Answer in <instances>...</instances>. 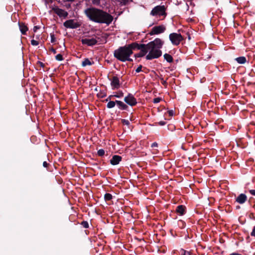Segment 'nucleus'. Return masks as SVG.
Returning a JSON list of instances; mask_svg holds the SVG:
<instances>
[{
    "mask_svg": "<svg viewBox=\"0 0 255 255\" xmlns=\"http://www.w3.org/2000/svg\"><path fill=\"white\" fill-rule=\"evenodd\" d=\"M116 104L118 107V108L122 110H126L128 108V106L127 105H126L124 102L121 101H116Z\"/></svg>",
    "mask_w": 255,
    "mask_h": 255,
    "instance_id": "15",
    "label": "nucleus"
},
{
    "mask_svg": "<svg viewBox=\"0 0 255 255\" xmlns=\"http://www.w3.org/2000/svg\"><path fill=\"white\" fill-rule=\"evenodd\" d=\"M39 27L37 26H35L33 28V31L34 32H36L38 29H39Z\"/></svg>",
    "mask_w": 255,
    "mask_h": 255,
    "instance_id": "38",
    "label": "nucleus"
},
{
    "mask_svg": "<svg viewBox=\"0 0 255 255\" xmlns=\"http://www.w3.org/2000/svg\"><path fill=\"white\" fill-rule=\"evenodd\" d=\"M31 43L33 46H36V45H38V44H39L38 42L35 40H32L31 41Z\"/></svg>",
    "mask_w": 255,
    "mask_h": 255,
    "instance_id": "29",
    "label": "nucleus"
},
{
    "mask_svg": "<svg viewBox=\"0 0 255 255\" xmlns=\"http://www.w3.org/2000/svg\"><path fill=\"white\" fill-rule=\"evenodd\" d=\"M236 61L239 64H245L247 62L246 58L244 56L237 58Z\"/></svg>",
    "mask_w": 255,
    "mask_h": 255,
    "instance_id": "18",
    "label": "nucleus"
},
{
    "mask_svg": "<svg viewBox=\"0 0 255 255\" xmlns=\"http://www.w3.org/2000/svg\"><path fill=\"white\" fill-rule=\"evenodd\" d=\"M122 123L124 125H127V126H128L130 124L129 121L128 120H126V119L122 120Z\"/></svg>",
    "mask_w": 255,
    "mask_h": 255,
    "instance_id": "27",
    "label": "nucleus"
},
{
    "mask_svg": "<svg viewBox=\"0 0 255 255\" xmlns=\"http://www.w3.org/2000/svg\"><path fill=\"white\" fill-rule=\"evenodd\" d=\"M176 212L180 215H183L185 214V207L183 205H179L176 209Z\"/></svg>",
    "mask_w": 255,
    "mask_h": 255,
    "instance_id": "16",
    "label": "nucleus"
},
{
    "mask_svg": "<svg viewBox=\"0 0 255 255\" xmlns=\"http://www.w3.org/2000/svg\"><path fill=\"white\" fill-rule=\"evenodd\" d=\"M64 25L66 28H76L79 26V24L73 19L66 20L64 23Z\"/></svg>",
    "mask_w": 255,
    "mask_h": 255,
    "instance_id": "10",
    "label": "nucleus"
},
{
    "mask_svg": "<svg viewBox=\"0 0 255 255\" xmlns=\"http://www.w3.org/2000/svg\"><path fill=\"white\" fill-rule=\"evenodd\" d=\"M82 42L83 44H87L88 46H93L97 43V40L94 37L86 38L82 39Z\"/></svg>",
    "mask_w": 255,
    "mask_h": 255,
    "instance_id": "11",
    "label": "nucleus"
},
{
    "mask_svg": "<svg viewBox=\"0 0 255 255\" xmlns=\"http://www.w3.org/2000/svg\"><path fill=\"white\" fill-rule=\"evenodd\" d=\"M55 58L58 61H61L63 59L62 55L60 54H59L55 56Z\"/></svg>",
    "mask_w": 255,
    "mask_h": 255,
    "instance_id": "26",
    "label": "nucleus"
},
{
    "mask_svg": "<svg viewBox=\"0 0 255 255\" xmlns=\"http://www.w3.org/2000/svg\"><path fill=\"white\" fill-rule=\"evenodd\" d=\"M124 96V93L122 91H120L116 93L115 94L113 95H110L109 96V98H112V97H116L120 98Z\"/></svg>",
    "mask_w": 255,
    "mask_h": 255,
    "instance_id": "17",
    "label": "nucleus"
},
{
    "mask_svg": "<svg viewBox=\"0 0 255 255\" xmlns=\"http://www.w3.org/2000/svg\"><path fill=\"white\" fill-rule=\"evenodd\" d=\"M169 39L173 44L177 45L183 40V37L180 34L172 33L169 35Z\"/></svg>",
    "mask_w": 255,
    "mask_h": 255,
    "instance_id": "5",
    "label": "nucleus"
},
{
    "mask_svg": "<svg viewBox=\"0 0 255 255\" xmlns=\"http://www.w3.org/2000/svg\"><path fill=\"white\" fill-rule=\"evenodd\" d=\"M142 71V66L141 65L135 69V72L136 73H138Z\"/></svg>",
    "mask_w": 255,
    "mask_h": 255,
    "instance_id": "31",
    "label": "nucleus"
},
{
    "mask_svg": "<svg viewBox=\"0 0 255 255\" xmlns=\"http://www.w3.org/2000/svg\"><path fill=\"white\" fill-rule=\"evenodd\" d=\"M181 255H191V254L190 252L185 251L184 249L181 250Z\"/></svg>",
    "mask_w": 255,
    "mask_h": 255,
    "instance_id": "23",
    "label": "nucleus"
},
{
    "mask_svg": "<svg viewBox=\"0 0 255 255\" xmlns=\"http://www.w3.org/2000/svg\"><path fill=\"white\" fill-rule=\"evenodd\" d=\"M100 1V0H92V2L94 4H98Z\"/></svg>",
    "mask_w": 255,
    "mask_h": 255,
    "instance_id": "37",
    "label": "nucleus"
},
{
    "mask_svg": "<svg viewBox=\"0 0 255 255\" xmlns=\"http://www.w3.org/2000/svg\"><path fill=\"white\" fill-rule=\"evenodd\" d=\"M158 124L159 126H164L166 124V122H165L164 121H160L159 122H158Z\"/></svg>",
    "mask_w": 255,
    "mask_h": 255,
    "instance_id": "34",
    "label": "nucleus"
},
{
    "mask_svg": "<svg viewBox=\"0 0 255 255\" xmlns=\"http://www.w3.org/2000/svg\"><path fill=\"white\" fill-rule=\"evenodd\" d=\"M251 235L255 237V226L254 227L253 231L251 233Z\"/></svg>",
    "mask_w": 255,
    "mask_h": 255,
    "instance_id": "32",
    "label": "nucleus"
},
{
    "mask_svg": "<svg viewBox=\"0 0 255 255\" xmlns=\"http://www.w3.org/2000/svg\"><path fill=\"white\" fill-rule=\"evenodd\" d=\"M83 65V66H86V65L83 64V65Z\"/></svg>",
    "mask_w": 255,
    "mask_h": 255,
    "instance_id": "46",
    "label": "nucleus"
},
{
    "mask_svg": "<svg viewBox=\"0 0 255 255\" xmlns=\"http://www.w3.org/2000/svg\"><path fill=\"white\" fill-rule=\"evenodd\" d=\"M53 10L60 17H66L68 15V13L66 11L58 7L53 8Z\"/></svg>",
    "mask_w": 255,
    "mask_h": 255,
    "instance_id": "12",
    "label": "nucleus"
},
{
    "mask_svg": "<svg viewBox=\"0 0 255 255\" xmlns=\"http://www.w3.org/2000/svg\"><path fill=\"white\" fill-rule=\"evenodd\" d=\"M48 163L46 162V161H44L43 162V166L44 167H48Z\"/></svg>",
    "mask_w": 255,
    "mask_h": 255,
    "instance_id": "36",
    "label": "nucleus"
},
{
    "mask_svg": "<svg viewBox=\"0 0 255 255\" xmlns=\"http://www.w3.org/2000/svg\"><path fill=\"white\" fill-rule=\"evenodd\" d=\"M111 85L113 90H116L120 87V80L118 77L114 76L111 79Z\"/></svg>",
    "mask_w": 255,
    "mask_h": 255,
    "instance_id": "9",
    "label": "nucleus"
},
{
    "mask_svg": "<svg viewBox=\"0 0 255 255\" xmlns=\"http://www.w3.org/2000/svg\"><path fill=\"white\" fill-rule=\"evenodd\" d=\"M136 62H140V60H137L136 61Z\"/></svg>",
    "mask_w": 255,
    "mask_h": 255,
    "instance_id": "44",
    "label": "nucleus"
},
{
    "mask_svg": "<svg viewBox=\"0 0 255 255\" xmlns=\"http://www.w3.org/2000/svg\"><path fill=\"white\" fill-rule=\"evenodd\" d=\"M157 146H158V144H157V143H156L155 142L152 143V144H151V147H157Z\"/></svg>",
    "mask_w": 255,
    "mask_h": 255,
    "instance_id": "35",
    "label": "nucleus"
},
{
    "mask_svg": "<svg viewBox=\"0 0 255 255\" xmlns=\"http://www.w3.org/2000/svg\"><path fill=\"white\" fill-rule=\"evenodd\" d=\"M166 30V27L164 25H160L154 26L152 28L149 34L150 35L159 34L163 33Z\"/></svg>",
    "mask_w": 255,
    "mask_h": 255,
    "instance_id": "6",
    "label": "nucleus"
},
{
    "mask_svg": "<svg viewBox=\"0 0 255 255\" xmlns=\"http://www.w3.org/2000/svg\"><path fill=\"white\" fill-rule=\"evenodd\" d=\"M82 225L83 226V227L85 228H87L89 227V224L87 222L84 221L82 222Z\"/></svg>",
    "mask_w": 255,
    "mask_h": 255,
    "instance_id": "30",
    "label": "nucleus"
},
{
    "mask_svg": "<svg viewBox=\"0 0 255 255\" xmlns=\"http://www.w3.org/2000/svg\"><path fill=\"white\" fill-rule=\"evenodd\" d=\"M84 13L90 20L98 23L109 25L113 20V17L109 13L93 7L85 9Z\"/></svg>",
    "mask_w": 255,
    "mask_h": 255,
    "instance_id": "1",
    "label": "nucleus"
},
{
    "mask_svg": "<svg viewBox=\"0 0 255 255\" xmlns=\"http://www.w3.org/2000/svg\"><path fill=\"white\" fill-rule=\"evenodd\" d=\"M38 64H42V63L41 62H38Z\"/></svg>",
    "mask_w": 255,
    "mask_h": 255,
    "instance_id": "45",
    "label": "nucleus"
},
{
    "mask_svg": "<svg viewBox=\"0 0 255 255\" xmlns=\"http://www.w3.org/2000/svg\"><path fill=\"white\" fill-rule=\"evenodd\" d=\"M124 101L127 104L130 106H135L137 104L136 99L131 94H128L127 96L125 97Z\"/></svg>",
    "mask_w": 255,
    "mask_h": 255,
    "instance_id": "8",
    "label": "nucleus"
},
{
    "mask_svg": "<svg viewBox=\"0 0 255 255\" xmlns=\"http://www.w3.org/2000/svg\"><path fill=\"white\" fill-rule=\"evenodd\" d=\"M131 53L130 49L127 48V46H124L116 50L114 55L117 58L122 62L133 61V59L130 58Z\"/></svg>",
    "mask_w": 255,
    "mask_h": 255,
    "instance_id": "3",
    "label": "nucleus"
},
{
    "mask_svg": "<svg viewBox=\"0 0 255 255\" xmlns=\"http://www.w3.org/2000/svg\"><path fill=\"white\" fill-rule=\"evenodd\" d=\"M19 25L20 30L21 32H22V33L25 34V32L27 30V27L24 24H23L22 23H19Z\"/></svg>",
    "mask_w": 255,
    "mask_h": 255,
    "instance_id": "20",
    "label": "nucleus"
},
{
    "mask_svg": "<svg viewBox=\"0 0 255 255\" xmlns=\"http://www.w3.org/2000/svg\"><path fill=\"white\" fill-rule=\"evenodd\" d=\"M40 66H41V67L44 68L45 65L41 64V65H40Z\"/></svg>",
    "mask_w": 255,
    "mask_h": 255,
    "instance_id": "43",
    "label": "nucleus"
},
{
    "mask_svg": "<svg viewBox=\"0 0 255 255\" xmlns=\"http://www.w3.org/2000/svg\"><path fill=\"white\" fill-rule=\"evenodd\" d=\"M164 42L159 38H156L144 46V56L147 60L158 58L162 55L160 48H162Z\"/></svg>",
    "mask_w": 255,
    "mask_h": 255,
    "instance_id": "2",
    "label": "nucleus"
},
{
    "mask_svg": "<svg viewBox=\"0 0 255 255\" xmlns=\"http://www.w3.org/2000/svg\"><path fill=\"white\" fill-rule=\"evenodd\" d=\"M144 44H138L137 43H133L131 44L128 45L127 46V48H129L131 49V52H132V50L137 49L140 50V52L138 53L135 54L133 57L135 60H136L137 58H141L144 57Z\"/></svg>",
    "mask_w": 255,
    "mask_h": 255,
    "instance_id": "4",
    "label": "nucleus"
},
{
    "mask_svg": "<svg viewBox=\"0 0 255 255\" xmlns=\"http://www.w3.org/2000/svg\"><path fill=\"white\" fill-rule=\"evenodd\" d=\"M150 14L153 16L163 15L165 14V7L161 5L156 6L151 10Z\"/></svg>",
    "mask_w": 255,
    "mask_h": 255,
    "instance_id": "7",
    "label": "nucleus"
},
{
    "mask_svg": "<svg viewBox=\"0 0 255 255\" xmlns=\"http://www.w3.org/2000/svg\"><path fill=\"white\" fill-rule=\"evenodd\" d=\"M247 200V197L245 194H240L236 198V202L239 204L244 203Z\"/></svg>",
    "mask_w": 255,
    "mask_h": 255,
    "instance_id": "14",
    "label": "nucleus"
},
{
    "mask_svg": "<svg viewBox=\"0 0 255 255\" xmlns=\"http://www.w3.org/2000/svg\"><path fill=\"white\" fill-rule=\"evenodd\" d=\"M111 99V98H109V97H108L107 99H106V100H105V101H106V102H108V101H109Z\"/></svg>",
    "mask_w": 255,
    "mask_h": 255,
    "instance_id": "42",
    "label": "nucleus"
},
{
    "mask_svg": "<svg viewBox=\"0 0 255 255\" xmlns=\"http://www.w3.org/2000/svg\"><path fill=\"white\" fill-rule=\"evenodd\" d=\"M98 155L100 156H102L105 154V151L103 149H100L98 151Z\"/></svg>",
    "mask_w": 255,
    "mask_h": 255,
    "instance_id": "24",
    "label": "nucleus"
},
{
    "mask_svg": "<svg viewBox=\"0 0 255 255\" xmlns=\"http://www.w3.org/2000/svg\"><path fill=\"white\" fill-rule=\"evenodd\" d=\"M169 115L171 116H173V111H170L168 112Z\"/></svg>",
    "mask_w": 255,
    "mask_h": 255,
    "instance_id": "40",
    "label": "nucleus"
},
{
    "mask_svg": "<svg viewBox=\"0 0 255 255\" xmlns=\"http://www.w3.org/2000/svg\"><path fill=\"white\" fill-rule=\"evenodd\" d=\"M98 96H99L101 98H104L106 96V93H104L102 94V95L101 96H100L99 94H98Z\"/></svg>",
    "mask_w": 255,
    "mask_h": 255,
    "instance_id": "39",
    "label": "nucleus"
},
{
    "mask_svg": "<svg viewBox=\"0 0 255 255\" xmlns=\"http://www.w3.org/2000/svg\"><path fill=\"white\" fill-rule=\"evenodd\" d=\"M116 103V101H109L107 104V107L108 109H112L115 106Z\"/></svg>",
    "mask_w": 255,
    "mask_h": 255,
    "instance_id": "21",
    "label": "nucleus"
},
{
    "mask_svg": "<svg viewBox=\"0 0 255 255\" xmlns=\"http://www.w3.org/2000/svg\"><path fill=\"white\" fill-rule=\"evenodd\" d=\"M122 158L121 156L115 155L110 160V163L113 165H117L122 160Z\"/></svg>",
    "mask_w": 255,
    "mask_h": 255,
    "instance_id": "13",
    "label": "nucleus"
},
{
    "mask_svg": "<svg viewBox=\"0 0 255 255\" xmlns=\"http://www.w3.org/2000/svg\"><path fill=\"white\" fill-rule=\"evenodd\" d=\"M163 57H164V59L168 63H171V62H172L173 61V58H172V57L171 56V55H170L169 54H167V53L163 55Z\"/></svg>",
    "mask_w": 255,
    "mask_h": 255,
    "instance_id": "19",
    "label": "nucleus"
},
{
    "mask_svg": "<svg viewBox=\"0 0 255 255\" xmlns=\"http://www.w3.org/2000/svg\"><path fill=\"white\" fill-rule=\"evenodd\" d=\"M161 100V99L160 98H156L153 99V102L154 103L156 104V103H159L160 102Z\"/></svg>",
    "mask_w": 255,
    "mask_h": 255,
    "instance_id": "28",
    "label": "nucleus"
},
{
    "mask_svg": "<svg viewBox=\"0 0 255 255\" xmlns=\"http://www.w3.org/2000/svg\"><path fill=\"white\" fill-rule=\"evenodd\" d=\"M230 255H242L238 254V253H232V254H230Z\"/></svg>",
    "mask_w": 255,
    "mask_h": 255,
    "instance_id": "41",
    "label": "nucleus"
},
{
    "mask_svg": "<svg viewBox=\"0 0 255 255\" xmlns=\"http://www.w3.org/2000/svg\"><path fill=\"white\" fill-rule=\"evenodd\" d=\"M94 62V61H91L88 59H85L83 61H82V64H92V63Z\"/></svg>",
    "mask_w": 255,
    "mask_h": 255,
    "instance_id": "25",
    "label": "nucleus"
},
{
    "mask_svg": "<svg viewBox=\"0 0 255 255\" xmlns=\"http://www.w3.org/2000/svg\"><path fill=\"white\" fill-rule=\"evenodd\" d=\"M249 192L251 195L255 196V190H254V189L250 190Z\"/></svg>",
    "mask_w": 255,
    "mask_h": 255,
    "instance_id": "33",
    "label": "nucleus"
},
{
    "mask_svg": "<svg viewBox=\"0 0 255 255\" xmlns=\"http://www.w3.org/2000/svg\"><path fill=\"white\" fill-rule=\"evenodd\" d=\"M112 197V195L110 193H106L104 196L106 201H110Z\"/></svg>",
    "mask_w": 255,
    "mask_h": 255,
    "instance_id": "22",
    "label": "nucleus"
}]
</instances>
